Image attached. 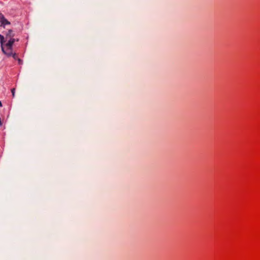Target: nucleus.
Segmentation results:
<instances>
[{"instance_id":"5","label":"nucleus","mask_w":260,"mask_h":260,"mask_svg":"<svg viewBox=\"0 0 260 260\" xmlns=\"http://www.w3.org/2000/svg\"><path fill=\"white\" fill-rule=\"evenodd\" d=\"M11 56H12L13 57V58H14V59H17H17H18V58L17 57V54H16V53H13V54H12V55Z\"/></svg>"},{"instance_id":"9","label":"nucleus","mask_w":260,"mask_h":260,"mask_svg":"<svg viewBox=\"0 0 260 260\" xmlns=\"http://www.w3.org/2000/svg\"><path fill=\"white\" fill-rule=\"evenodd\" d=\"M1 36H3L2 35H0V39L1 40Z\"/></svg>"},{"instance_id":"8","label":"nucleus","mask_w":260,"mask_h":260,"mask_svg":"<svg viewBox=\"0 0 260 260\" xmlns=\"http://www.w3.org/2000/svg\"><path fill=\"white\" fill-rule=\"evenodd\" d=\"M0 107H2V104L1 101H0Z\"/></svg>"},{"instance_id":"7","label":"nucleus","mask_w":260,"mask_h":260,"mask_svg":"<svg viewBox=\"0 0 260 260\" xmlns=\"http://www.w3.org/2000/svg\"><path fill=\"white\" fill-rule=\"evenodd\" d=\"M11 92L12 93L13 97L14 98L15 96V88H13L11 89Z\"/></svg>"},{"instance_id":"1","label":"nucleus","mask_w":260,"mask_h":260,"mask_svg":"<svg viewBox=\"0 0 260 260\" xmlns=\"http://www.w3.org/2000/svg\"><path fill=\"white\" fill-rule=\"evenodd\" d=\"M5 38L4 36H1V48L3 52L8 57L11 56L13 54L12 52V47H6L4 44L5 42Z\"/></svg>"},{"instance_id":"6","label":"nucleus","mask_w":260,"mask_h":260,"mask_svg":"<svg viewBox=\"0 0 260 260\" xmlns=\"http://www.w3.org/2000/svg\"><path fill=\"white\" fill-rule=\"evenodd\" d=\"M17 60H18V63L19 64H22L23 61L21 59L18 58Z\"/></svg>"},{"instance_id":"2","label":"nucleus","mask_w":260,"mask_h":260,"mask_svg":"<svg viewBox=\"0 0 260 260\" xmlns=\"http://www.w3.org/2000/svg\"><path fill=\"white\" fill-rule=\"evenodd\" d=\"M0 22L1 23V26L3 27H5L6 25L10 24V22L5 18L4 15L1 13H0Z\"/></svg>"},{"instance_id":"4","label":"nucleus","mask_w":260,"mask_h":260,"mask_svg":"<svg viewBox=\"0 0 260 260\" xmlns=\"http://www.w3.org/2000/svg\"><path fill=\"white\" fill-rule=\"evenodd\" d=\"M15 36V34L11 29L9 30L8 32L6 34V40H9L11 38H13Z\"/></svg>"},{"instance_id":"3","label":"nucleus","mask_w":260,"mask_h":260,"mask_svg":"<svg viewBox=\"0 0 260 260\" xmlns=\"http://www.w3.org/2000/svg\"><path fill=\"white\" fill-rule=\"evenodd\" d=\"M8 40V42L5 45L6 47H12L13 46V44L14 43V42L15 41H18L19 40L17 39H15V38H11Z\"/></svg>"}]
</instances>
